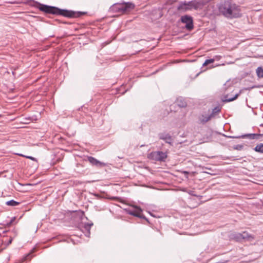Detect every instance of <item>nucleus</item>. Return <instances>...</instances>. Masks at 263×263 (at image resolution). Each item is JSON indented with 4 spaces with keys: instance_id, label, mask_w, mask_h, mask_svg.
<instances>
[{
    "instance_id": "obj_1",
    "label": "nucleus",
    "mask_w": 263,
    "mask_h": 263,
    "mask_svg": "<svg viewBox=\"0 0 263 263\" xmlns=\"http://www.w3.org/2000/svg\"><path fill=\"white\" fill-rule=\"evenodd\" d=\"M30 2L37 5V8L40 11L48 14L59 15L69 18H78L85 14L84 12L61 9L56 7L42 4L33 0H30Z\"/></svg>"
},
{
    "instance_id": "obj_2",
    "label": "nucleus",
    "mask_w": 263,
    "mask_h": 263,
    "mask_svg": "<svg viewBox=\"0 0 263 263\" xmlns=\"http://www.w3.org/2000/svg\"><path fill=\"white\" fill-rule=\"evenodd\" d=\"M218 9L223 16L229 18H239L242 16L240 6L233 3L231 0L221 1Z\"/></svg>"
},
{
    "instance_id": "obj_3",
    "label": "nucleus",
    "mask_w": 263,
    "mask_h": 263,
    "mask_svg": "<svg viewBox=\"0 0 263 263\" xmlns=\"http://www.w3.org/2000/svg\"><path fill=\"white\" fill-rule=\"evenodd\" d=\"M204 3L202 0H193L190 2H181L177 7L178 10L186 11L192 9L198 10L202 8Z\"/></svg>"
},
{
    "instance_id": "obj_4",
    "label": "nucleus",
    "mask_w": 263,
    "mask_h": 263,
    "mask_svg": "<svg viewBox=\"0 0 263 263\" xmlns=\"http://www.w3.org/2000/svg\"><path fill=\"white\" fill-rule=\"evenodd\" d=\"M135 7L134 4L131 3H127L123 4H118L114 6V9L119 12L125 13L129 12Z\"/></svg>"
},
{
    "instance_id": "obj_5",
    "label": "nucleus",
    "mask_w": 263,
    "mask_h": 263,
    "mask_svg": "<svg viewBox=\"0 0 263 263\" xmlns=\"http://www.w3.org/2000/svg\"><path fill=\"white\" fill-rule=\"evenodd\" d=\"M149 157L156 161H165L167 158V154L162 151L153 152L149 154Z\"/></svg>"
},
{
    "instance_id": "obj_6",
    "label": "nucleus",
    "mask_w": 263,
    "mask_h": 263,
    "mask_svg": "<svg viewBox=\"0 0 263 263\" xmlns=\"http://www.w3.org/2000/svg\"><path fill=\"white\" fill-rule=\"evenodd\" d=\"M181 22L185 24V28L186 30L191 31L194 28L193 17L189 15H184L181 17Z\"/></svg>"
},
{
    "instance_id": "obj_7",
    "label": "nucleus",
    "mask_w": 263,
    "mask_h": 263,
    "mask_svg": "<svg viewBox=\"0 0 263 263\" xmlns=\"http://www.w3.org/2000/svg\"><path fill=\"white\" fill-rule=\"evenodd\" d=\"M135 209L128 211V214L135 217L145 219V217L142 214V209L137 206H134Z\"/></svg>"
},
{
    "instance_id": "obj_8",
    "label": "nucleus",
    "mask_w": 263,
    "mask_h": 263,
    "mask_svg": "<svg viewBox=\"0 0 263 263\" xmlns=\"http://www.w3.org/2000/svg\"><path fill=\"white\" fill-rule=\"evenodd\" d=\"M223 136H224L227 138H232V139H240V138H248L250 139H254L257 136V135L255 134H246V135H241V136H227L224 134H223Z\"/></svg>"
},
{
    "instance_id": "obj_9",
    "label": "nucleus",
    "mask_w": 263,
    "mask_h": 263,
    "mask_svg": "<svg viewBox=\"0 0 263 263\" xmlns=\"http://www.w3.org/2000/svg\"><path fill=\"white\" fill-rule=\"evenodd\" d=\"M87 159L89 162L92 165H95L98 167H103L105 166V164L104 163L99 161L94 157L90 156L88 157Z\"/></svg>"
},
{
    "instance_id": "obj_10",
    "label": "nucleus",
    "mask_w": 263,
    "mask_h": 263,
    "mask_svg": "<svg viewBox=\"0 0 263 263\" xmlns=\"http://www.w3.org/2000/svg\"><path fill=\"white\" fill-rule=\"evenodd\" d=\"M93 225L92 223H85L82 227V231L83 233H85V236L89 237L90 234V231L91 227Z\"/></svg>"
},
{
    "instance_id": "obj_11",
    "label": "nucleus",
    "mask_w": 263,
    "mask_h": 263,
    "mask_svg": "<svg viewBox=\"0 0 263 263\" xmlns=\"http://www.w3.org/2000/svg\"><path fill=\"white\" fill-rule=\"evenodd\" d=\"M159 137L160 139L163 140L166 143L171 144L172 142V137L168 134L160 133L159 134Z\"/></svg>"
},
{
    "instance_id": "obj_12",
    "label": "nucleus",
    "mask_w": 263,
    "mask_h": 263,
    "mask_svg": "<svg viewBox=\"0 0 263 263\" xmlns=\"http://www.w3.org/2000/svg\"><path fill=\"white\" fill-rule=\"evenodd\" d=\"M242 240L247 241H252L254 239L255 237L253 235L248 233L247 231H244L242 233Z\"/></svg>"
},
{
    "instance_id": "obj_13",
    "label": "nucleus",
    "mask_w": 263,
    "mask_h": 263,
    "mask_svg": "<svg viewBox=\"0 0 263 263\" xmlns=\"http://www.w3.org/2000/svg\"><path fill=\"white\" fill-rule=\"evenodd\" d=\"M240 93L236 94L233 97H229L228 95H226L224 97V99L222 100L223 102H229L236 100L239 96Z\"/></svg>"
},
{
    "instance_id": "obj_14",
    "label": "nucleus",
    "mask_w": 263,
    "mask_h": 263,
    "mask_svg": "<svg viewBox=\"0 0 263 263\" xmlns=\"http://www.w3.org/2000/svg\"><path fill=\"white\" fill-rule=\"evenodd\" d=\"M176 103L180 107H185L186 106V102L182 99H177Z\"/></svg>"
},
{
    "instance_id": "obj_15",
    "label": "nucleus",
    "mask_w": 263,
    "mask_h": 263,
    "mask_svg": "<svg viewBox=\"0 0 263 263\" xmlns=\"http://www.w3.org/2000/svg\"><path fill=\"white\" fill-rule=\"evenodd\" d=\"M213 118V115H210L209 116L202 115V118L200 119V121L202 123H205L210 120Z\"/></svg>"
},
{
    "instance_id": "obj_16",
    "label": "nucleus",
    "mask_w": 263,
    "mask_h": 263,
    "mask_svg": "<svg viewBox=\"0 0 263 263\" xmlns=\"http://www.w3.org/2000/svg\"><path fill=\"white\" fill-rule=\"evenodd\" d=\"M257 76L259 78H263V68L258 67L256 70Z\"/></svg>"
},
{
    "instance_id": "obj_17",
    "label": "nucleus",
    "mask_w": 263,
    "mask_h": 263,
    "mask_svg": "<svg viewBox=\"0 0 263 263\" xmlns=\"http://www.w3.org/2000/svg\"><path fill=\"white\" fill-rule=\"evenodd\" d=\"M254 151L256 152L263 153V144L260 143L257 144L254 148Z\"/></svg>"
},
{
    "instance_id": "obj_18",
    "label": "nucleus",
    "mask_w": 263,
    "mask_h": 263,
    "mask_svg": "<svg viewBox=\"0 0 263 263\" xmlns=\"http://www.w3.org/2000/svg\"><path fill=\"white\" fill-rule=\"evenodd\" d=\"M6 204L8 206H15L20 204V202L14 200H11L6 202Z\"/></svg>"
},
{
    "instance_id": "obj_19",
    "label": "nucleus",
    "mask_w": 263,
    "mask_h": 263,
    "mask_svg": "<svg viewBox=\"0 0 263 263\" xmlns=\"http://www.w3.org/2000/svg\"><path fill=\"white\" fill-rule=\"evenodd\" d=\"M234 238L237 241H241L242 240V233H237L234 235Z\"/></svg>"
},
{
    "instance_id": "obj_20",
    "label": "nucleus",
    "mask_w": 263,
    "mask_h": 263,
    "mask_svg": "<svg viewBox=\"0 0 263 263\" xmlns=\"http://www.w3.org/2000/svg\"><path fill=\"white\" fill-rule=\"evenodd\" d=\"M214 61H215L214 59L206 60L205 61V62H204V63L203 64L202 66H205L208 65L209 64L213 63Z\"/></svg>"
},
{
    "instance_id": "obj_21",
    "label": "nucleus",
    "mask_w": 263,
    "mask_h": 263,
    "mask_svg": "<svg viewBox=\"0 0 263 263\" xmlns=\"http://www.w3.org/2000/svg\"><path fill=\"white\" fill-rule=\"evenodd\" d=\"M220 111V108L217 106L214 107L212 110V112L210 115H213V117L214 116L215 114L218 113Z\"/></svg>"
},
{
    "instance_id": "obj_22",
    "label": "nucleus",
    "mask_w": 263,
    "mask_h": 263,
    "mask_svg": "<svg viewBox=\"0 0 263 263\" xmlns=\"http://www.w3.org/2000/svg\"><path fill=\"white\" fill-rule=\"evenodd\" d=\"M20 156H22L25 157H26V158H28V159H31V160H33V161H36V158H34V157H32V156H24V155H20Z\"/></svg>"
},
{
    "instance_id": "obj_23",
    "label": "nucleus",
    "mask_w": 263,
    "mask_h": 263,
    "mask_svg": "<svg viewBox=\"0 0 263 263\" xmlns=\"http://www.w3.org/2000/svg\"><path fill=\"white\" fill-rule=\"evenodd\" d=\"M31 257H32L31 254H28L27 255V256L26 257V260L31 259Z\"/></svg>"
},
{
    "instance_id": "obj_24",
    "label": "nucleus",
    "mask_w": 263,
    "mask_h": 263,
    "mask_svg": "<svg viewBox=\"0 0 263 263\" xmlns=\"http://www.w3.org/2000/svg\"><path fill=\"white\" fill-rule=\"evenodd\" d=\"M12 238H10L8 242V243H7V245H10V243H11L12 242Z\"/></svg>"
},
{
    "instance_id": "obj_25",
    "label": "nucleus",
    "mask_w": 263,
    "mask_h": 263,
    "mask_svg": "<svg viewBox=\"0 0 263 263\" xmlns=\"http://www.w3.org/2000/svg\"><path fill=\"white\" fill-rule=\"evenodd\" d=\"M15 219V218H13V219H11V221H10L9 223H8V225H10L12 224V222Z\"/></svg>"
},
{
    "instance_id": "obj_26",
    "label": "nucleus",
    "mask_w": 263,
    "mask_h": 263,
    "mask_svg": "<svg viewBox=\"0 0 263 263\" xmlns=\"http://www.w3.org/2000/svg\"><path fill=\"white\" fill-rule=\"evenodd\" d=\"M262 205H263V202H262Z\"/></svg>"
}]
</instances>
